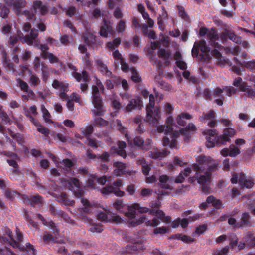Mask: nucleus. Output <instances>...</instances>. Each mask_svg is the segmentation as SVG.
Returning a JSON list of instances; mask_svg holds the SVG:
<instances>
[{"label": "nucleus", "instance_id": "obj_32", "mask_svg": "<svg viewBox=\"0 0 255 255\" xmlns=\"http://www.w3.org/2000/svg\"><path fill=\"white\" fill-rule=\"evenodd\" d=\"M169 153V152L166 150L160 151L157 149H153L148 152V155L151 158L157 159L165 158Z\"/></svg>", "mask_w": 255, "mask_h": 255}, {"label": "nucleus", "instance_id": "obj_4", "mask_svg": "<svg viewBox=\"0 0 255 255\" xmlns=\"http://www.w3.org/2000/svg\"><path fill=\"white\" fill-rule=\"evenodd\" d=\"M166 123L167 125H161L157 127V130L159 132H165L166 136L163 139V144L164 146H168L170 148H176L177 145V139L179 134L177 132H172L173 128L172 125L173 123L171 117H169Z\"/></svg>", "mask_w": 255, "mask_h": 255}, {"label": "nucleus", "instance_id": "obj_12", "mask_svg": "<svg viewBox=\"0 0 255 255\" xmlns=\"http://www.w3.org/2000/svg\"><path fill=\"white\" fill-rule=\"evenodd\" d=\"M231 182L232 184L239 182L242 188H250L253 185V180L251 178H247L243 173H233L232 174Z\"/></svg>", "mask_w": 255, "mask_h": 255}, {"label": "nucleus", "instance_id": "obj_18", "mask_svg": "<svg viewBox=\"0 0 255 255\" xmlns=\"http://www.w3.org/2000/svg\"><path fill=\"white\" fill-rule=\"evenodd\" d=\"M118 148L112 147L111 152L113 154H117L123 158H125L127 156V153L125 148L127 146L126 143L124 141H118L117 143Z\"/></svg>", "mask_w": 255, "mask_h": 255}, {"label": "nucleus", "instance_id": "obj_52", "mask_svg": "<svg viewBox=\"0 0 255 255\" xmlns=\"http://www.w3.org/2000/svg\"><path fill=\"white\" fill-rule=\"evenodd\" d=\"M243 67H246L249 70L255 72V61H243Z\"/></svg>", "mask_w": 255, "mask_h": 255}, {"label": "nucleus", "instance_id": "obj_30", "mask_svg": "<svg viewBox=\"0 0 255 255\" xmlns=\"http://www.w3.org/2000/svg\"><path fill=\"white\" fill-rule=\"evenodd\" d=\"M243 241L245 242L249 247L255 248V236L251 232H248L244 235Z\"/></svg>", "mask_w": 255, "mask_h": 255}, {"label": "nucleus", "instance_id": "obj_23", "mask_svg": "<svg viewBox=\"0 0 255 255\" xmlns=\"http://www.w3.org/2000/svg\"><path fill=\"white\" fill-rule=\"evenodd\" d=\"M107 180L105 176H103L100 178H98L95 175H92L89 179L87 183V186L90 188H95V182H97L101 185H104Z\"/></svg>", "mask_w": 255, "mask_h": 255}, {"label": "nucleus", "instance_id": "obj_35", "mask_svg": "<svg viewBox=\"0 0 255 255\" xmlns=\"http://www.w3.org/2000/svg\"><path fill=\"white\" fill-rule=\"evenodd\" d=\"M33 8L36 11L39 10L42 15H45L48 12V9L46 6L43 5L40 1H35L33 2Z\"/></svg>", "mask_w": 255, "mask_h": 255}, {"label": "nucleus", "instance_id": "obj_44", "mask_svg": "<svg viewBox=\"0 0 255 255\" xmlns=\"http://www.w3.org/2000/svg\"><path fill=\"white\" fill-rule=\"evenodd\" d=\"M12 27L10 23H4L2 28V33L7 36H9L12 34Z\"/></svg>", "mask_w": 255, "mask_h": 255}, {"label": "nucleus", "instance_id": "obj_53", "mask_svg": "<svg viewBox=\"0 0 255 255\" xmlns=\"http://www.w3.org/2000/svg\"><path fill=\"white\" fill-rule=\"evenodd\" d=\"M130 71L131 72L132 74L131 79L134 82L137 83L141 81V78L138 74L135 68H131L130 69Z\"/></svg>", "mask_w": 255, "mask_h": 255}, {"label": "nucleus", "instance_id": "obj_11", "mask_svg": "<svg viewBox=\"0 0 255 255\" xmlns=\"http://www.w3.org/2000/svg\"><path fill=\"white\" fill-rule=\"evenodd\" d=\"M128 241L131 242L133 245L127 246V253L130 254L133 251L142 250L145 249L144 244L145 243V239L139 235H135L134 236H129Z\"/></svg>", "mask_w": 255, "mask_h": 255}, {"label": "nucleus", "instance_id": "obj_61", "mask_svg": "<svg viewBox=\"0 0 255 255\" xmlns=\"http://www.w3.org/2000/svg\"><path fill=\"white\" fill-rule=\"evenodd\" d=\"M121 43V39L119 38H115L113 42H108L107 44L109 49H113L115 47H117Z\"/></svg>", "mask_w": 255, "mask_h": 255}, {"label": "nucleus", "instance_id": "obj_29", "mask_svg": "<svg viewBox=\"0 0 255 255\" xmlns=\"http://www.w3.org/2000/svg\"><path fill=\"white\" fill-rule=\"evenodd\" d=\"M133 143L135 145L141 147L143 150H147L150 147L151 141L148 139V143H146L141 137L137 136L134 139Z\"/></svg>", "mask_w": 255, "mask_h": 255}, {"label": "nucleus", "instance_id": "obj_60", "mask_svg": "<svg viewBox=\"0 0 255 255\" xmlns=\"http://www.w3.org/2000/svg\"><path fill=\"white\" fill-rule=\"evenodd\" d=\"M229 39L232 40L233 42L238 43V41H240L241 37L238 36L235 34L234 32L229 30Z\"/></svg>", "mask_w": 255, "mask_h": 255}, {"label": "nucleus", "instance_id": "obj_41", "mask_svg": "<svg viewBox=\"0 0 255 255\" xmlns=\"http://www.w3.org/2000/svg\"><path fill=\"white\" fill-rule=\"evenodd\" d=\"M206 202L208 204H211L212 206H214L216 208H219L222 205L221 201L216 199L213 196L208 197L206 199Z\"/></svg>", "mask_w": 255, "mask_h": 255}, {"label": "nucleus", "instance_id": "obj_28", "mask_svg": "<svg viewBox=\"0 0 255 255\" xmlns=\"http://www.w3.org/2000/svg\"><path fill=\"white\" fill-rule=\"evenodd\" d=\"M82 38L88 46H91L98 42L97 41V37L93 33L89 32H85L82 36Z\"/></svg>", "mask_w": 255, "mask_h": 255}, {"label": "nucleus", "instance_id": "obj_49", "mask_svg": "<svg viewBox=\"0 0 255 255\" xmlns=\"http://www.w3.org/2000/svg\"><path fill=\"white\" fill-rule=\"evenodd\" d=\"M148 212L149 214L155 215L161 220L163 219L165 216L164 212L160 210H157L155 211L153 209H149Z\"/></svg>", "mask_w": 255, "mask_h": 255}, {"label": "nucleus", "instance_id": "obj_39", "mask_svg": "<svg viewBox=\"0 0 255 255\" xmlns=\"http://www.w3.org/2000/svg\"><path fill=\"white\" fill-rule=\"evenodd\" d=\"M191 118V116L190 114L183 113L177 116L176 121L179 125L184 126L186 124L185 120L189 119Z\"/></svg>", "mask_w": 255, "mask_h": 255}, {"label": "nucleus", "instance_id": "obj_15", "mask_svg": "<svg viewBox=\"0 0 255 255\" xmlns=\"http://www.w3.org/2000/svg\"><path fill=\"white\" fill-rule=\"evenodd\" d=\"M215 119L216 113L213 110H211L208 113H204L202 116L199 117V120L200 122L204 123L209 121L208 125L210 127H214L217 126V121Z\"/></svg>", "mask_w": 255, "mask_h": 255}, {"label": "nucleus", "instance_id": "obj_1", "mask_svg": "<svg viewBox=\"0 0 255 255\" xmlns=\"http://www.w3.org/2000/svg\"><path fill=\"white\" fill-rule=\"evenodd\" d=\"M208 160H200L197 164L192 165L191 167L185 168L181 171L175 179V183H182L185 177L188 176L193 170L196 172L195 176L189 178L190 183H194L197 180L198 183L201 185V189L205 194H209L210 191V182L211 178V172L216 168V166L208 167Z\"/></svg>", "mask_w": 255, "mask_h": 255}, {"label": "nucleus", "instance_id": "obj_2", "mask_svg": "<svg viewBox=\"0 0 255 255\" xmlns=\"http://www.w3.org/2000/svg\"><path fill=\"white\" fill-rule=\"evenodd\" d=\"M203 134L206 135V146L210 148L225 145L227 142H230L231 138L236 135V131L233 128H227L224 129L223 134L219 136H217L218 131L215 129L205 130Z\"/></svg>", "mask_w": 255, "mask_h": 255}, {"label": "nucleus", "instance_id": "obj_54", "mask_svg": "<svg viewBox=\"0 0 255 255\" xmlns=\"http://www.w3.org/2000/svg\"><path fill=\"white\" fill-rule=\"evenodd\" d=\"M249 209L255 215V195H253L248 203Z\"/></svg>", "mask_w": 255, "mask_h": 255}, {"label": "nucleus", "instance_id": "obj_26", "mask_svg": "<svg viewBox=\"0 0 255 255\" xmlns=\"http://www.w3.org/2000/svg\"><path fill=\"white\" fill-rule=\"evenodd\" d=\"M101 193L104 195H108L109 194L114 193L117 196L122 197L124 195V192L120 190H116L114 187L112 185L107 186L101 190Z\"/></svg>", "mask_w": 255, "mask_h": 255}, {"label": "nucleus", "instance_id": "obj_13", "mask_svg": "<svg viewBox=\"0 0 255 255\" xmlns=\"http://www.w3.org/2000/svg\"><path fill=\"white\" fill-rule=\"evenodd\" d=\"M97 217L99 220L104 222H112L115 223H119L122 221V219L119 216L112 213L109 210H105L104 212H98Z\"/></svg>", "mask_w": 255, "mask_h": 255}, {"label": "nucleus", "instance_id": "obj_45", "mask_svg": "<svg viewBox=\"0 0 255 255\" xmlns=\"http://www.w3.org/2000/svg\"><path fill=\"white\" fill-rule=\"evenodd\" d=\"M37 217L39 219L41 220L42 221L43 223L45 225L48 226L50 227L52 229H53V232H54V233L58 232V230L56 228V226H55L54 223L52 221H49L48 222L46 221L44 219V218L41 215H40V214L37 215Z\"/></svg>", "mask_w": 255, "mask_h": 255}, {"label": "nucleus", "instance_id": "obj_17", "mask_svg": "<svg viewBox=\"0 0 255 255\" xmlns=\"http://www.w3.org/2000/svg\"><path fill=\"white\" fill-rule=\"evenodd\" d=\"M207 37L210 40V45L213 47L218 49H222L223 48L222 46L216 42V40L219 39V37L217 31L214 29L211 28L209 30L207 33Z\"/></svg>", "mask_w": 255, "mask_h": 255}, {"label": "nucleus", "instance_id": "obj_27", "mask_svg": "<svg viewBox=\"0 0 255 255\" xmlns=\"http://www.w3.org/2000/svg\"><path fill=\"white\" fill-rule=\"evenodd\" d=\"M171 52L170 50H166L164 49H160L158 52V56L160 58L165 60L164 64L168 66L170 63V59L171 58Z\"/></svg>", "mask_w": 255, "mask_h": 255}, {"label": "nucleus", "instance_id": "obj_50", "mask_svg": "<svg viewBox=\"0 0 255 255\" xmlns=\"http://www.w3.org/2000/svg\"><path fill=\"white\" fill-rule=\"evenodd\" d=\"M30 85L32 87H36L40 83V80L36 75L32 74L29 78Z\"/></svg>", "mask_w": 255, "mask_h": 255}, {"label": "nucleus", "instance_id": "obj_64", "mask_svg": "<svg viewBox=\"0 0 255 255\" xmlns=\"http://www.w3.org/2000/svg\"><path fill=\"white\" fill-rule=\"evenodd\" d=\"M169 230V228L164 227H157L154 229L153 233L154 234H163L168 232Z\"/></svg>", "mask_w": 255, "mask_h": 255}, {"label": "nucleus", "instance_id": "obj_25", "mask_svg": "<svg viewBox=\"0 0 255 255\" xmlns=\"http://www.w3.org/2000/svg\"><path fill=\"white\" fill-rule=\"evenodd\" d=\"M95 63L98 69L103 74V75L108 77H113L112 72L108 69L107 65L105 64L101 60H96L95 61Z\"/></svg>", "mask_w": 255, "mask_h": 255}, {"label": "nucleus", "instance_id": "obj_16", "mask_svg": "<svg viewBox=\"0 0 255 255\" xmlns=\"http://www.w3.org/2000/svg\"><path fill=\"white\" fill-rule=\"evenodd\" d=\"M8 6H13L17 15L21 14V9L26 6L24 0H4Z\"/></svg>", "mask_w": 255, "mask_h": 255}, {"label": "nucleus", "instance_id": "obj_51", "mask_svg": "<svg viewBox=\"0 0 255 255\" xmlns=\"http://www.w3.org/2000/svg\"><path fill=\"white\" fill-rule=\"evenodd\" d=\"M238 163L236 160L229 163V160H224L223 169L225 170H228L230 169V167H234L238 165Z\"/></svg>", "mask_w": 255, "mask_h": 255}, {"label": "nucleus", "instance_id": "obj_24", "mask_svg": "<svg viewBox=\"0 0 255 255\" xmlns=\"http://www.w3.org/2000/svg\"><path fill=\"white\" fill-rule=\"evenodd\" d=\"M229 238L230 239V245L232 249H235L237 251H240L245 248L246 243L244 241L243 243L240 242L237 246V244L238 242V239L235 235L231 234Z\"/></svg>", "mask_w": 255, "mask_h": 255}, {"label": "nucleus", "instance_id": "obj_10", "mask_svg": "<svg viewBox=\"0 0 255 255\" xmlns=\"http://www.w3.org/2000/svg\"><path fill=\"white\" fill-rule=\"evenodd\" d=\"M149 102L147 105L146 111L147 113L146 120L150 124L155 125L158 123V110H155L154 113L152 111V108H154L155 105V98L152 94L149 96Z\"/></svg>", "mask_w": 255, "mask_h": 255}, {"label": "nucleus", "instance_id": "obj_47", "mask_svg": "<svg viewBox=\"0 0 255 255\" xmlns=\"http://www.w3.org/2000/svg\"><path fill=\"white\" fill-rule=\"evenodd\" d=\"M28 200L31 205L33 206L36 204H41L42 202L41 197L38 195L32 196Z\"/></svg>", "mask_w": 255, "mask_h": 255}, {"label": "nucleus", "instance_id": "obj_9", "mask_svg": "<svg viewBox=\"0 0 255 255\" xmlns=\"http://www.w3.org/2000/svg\"><path fill=\"white\" fill-rule=\"evenodd\" d=\"M5 232L3 236H0V242L9 244L13 248H18L23 251L25 250L29 252L31 251L33 255H35L36 250L32 245L27 243L26 244L25 247H21L19 243L13 240L11 235L12 232L9 229L6 228Z\"/></svg>", "mask_w": 255, "mask_h": 255}, {"label": "nucleus", "instance_id": "obj_57", "mask_svg": "<svg viewBox=\"0 0 255 255\" xmlns=\"http://www.w3.org/2000/svg\"><path fill=\"white\" fill-rule=\"evenodd\" d=\"M113 207L119 211V212H122V209L124 207L125 205L123 204V202L121 200H117L113 204Z\"/></svg>", "mask_w": 255, "mask_h": 255}, {"label": "nucleus", "instance_id": "obj_34", "mask_svg": "<svg viewBox=\"0 0 255 255\" xmlns=\"http://www.w3.org/2000/svg\"><path fill=\"white\" fill-rule=\"evenodd\" d=\"M55 164L57 165L59 168H62L66 171H69L71 168L73 166L72 160H61L60 162L58 160H55Z\"/></svg>", "mask_w": 255, "mask_h": 255}, {"label": "nucleus", "instance_id": "obj_48", "mask_svg": "<svg viewBox=\"0 0 255 255\" xmlns=\"http://www.w3.org/2000/svg\"><path fill=\"white\" fill-rule=\"evenodd\" d=\"M175 238L185 243H190L194 241V239L191 237L182 234H176L175 235Z\"/></svg>", "mask_w": 255, "mask_h": 255}, {"label": "nucleus", "instance_id": "obj_3", "mask_svg": "<svg viewBox=\"0 0 255 255\" xmlns=\"http://www.w3.org/2000/svg\"><path fill=\"white\" fill-rule=\"evenodd\" d=\"M149 210V208L140 207L138 204L134 203L131 206H128V211L126 212L124 214L129 219V224L132 227H135L142 223H145L147 226L156 227L159 224L160 222L156 218L150 220L146 215H143L138 218H135L136 211L141 213H147Z\"/></svg>", "mask_w": 255, "mask_h": 255}, {"label": "nucleus", "instance_id": "obj_36", "mask_svg": "<svg viewBox=\"0 0 255 255\" xmlns=\"http://www.w3.org/2000/svg\"><path fill=\"white\" fill-rule=\"evenodd\" d=\"M72 76L76 79L78 82H80L81 79L85 82L89 81V77L87 72L86 71H83L82 74L74 72L72 73Z\"/></svg>", "mask_w": 255, "mask_h": 255}, {"label": "nucleus", "instance_id": "obj_40", "mask_svg": "<svg viewBox=\"0 0 255 255\" xmlns=\"http://www.w3.org/2000/svg\"><path fill=\"white\" fill-rule=\"evenodd\" d=\"M17 35V36L16 35H11L9 36V38L8 40V43L9 45L14 46L18 43L19 40L21 41L19 37V35H20V36L22 37L24 36H23V33L21 31H20L19 32V31H18Z\"/></svg>", "mask_w": 255, "mask_h": 255}, {"label": "nucleus", "instance_id": "obj_62", "mask_svg": "<svg viewBox=\"0 0 255 255\" xmlns=\"http://www.w3.org/2000/svg\"><path fill=\"white\" fill-rule=\"evenodd\" d=\"M222 43H225L227 41V37H229V30L226 29L219 36Z\"/></svg>", "mask_w": 255, "mask_h": 255}, {"label": "nucleus", "instance_id": "obj_37", "mask_svg": "<svg viewBox=\"0 0 255 255\" xmlns=\"http://www.w3.org/2000/svg\"><path fill=\"white\" fill-rule=\"evenodd\" d=\"M85 222L92 225V227L90 228L89 230L93 233H101L103 231V228L98 225H93V220L88 217L84 218Z\"/></svg>", "mask_w": 255, "mask_h": 255}, {"label": "nucleus", "instance_id": "obj_7", "mask_svg": "<svg viewBox=\"0 0 255 255\" xmlns=\"http://www.w3.org/2000/svg\"><path fill=\"white\" fill-rule=\"evenodd\" d=\"M210 48L207 46L204 40L198 42H195L192 50L193 56L197 57L202 61L208 62L211 59V55L210 54Z\"/></svg>", "mask_w": 255, "mask_h": 255}, {"label": "nucleus", "instance_id": "obj_63", "mask_svg": "<svg viewBox=\"0 0 255 255\" xmlns=\"http://www.w3.org/2000/svg\"><path fill=\"white\" fill-rule=\"evenodd\" d=\"M60 201L67 205H73L74 203V201L69 199L65 194H62L61 195Z\"/></svg>", "mask_w": 255, "mask_h": 255}, {"label": "nucleus", "instance_id": "obj_5", "mask_svg": "<svg viewBox=\"0 0 255 255\" xmlns=\"http://www.w3.org/2000/svg\"><path fill=\"white\" fill-rule=\"evenodd\" d=\"M68 184L69 186V189L73 190L74 195L76 197L80 198V201L84 207L82 210L84 212L88 213L98 206V203L94 202H90L87 199L82 198L84 194V191L80 188V184L79 180L72 178L68 181Z\"/></svg>", "mask_w": 255, "mask_h": 255}, {"label": "nucleus", "instance_id": "obj_58", "mask_svg": "<svg viewBox=\"0 0 255 255\" xmlns=\"http://www.w3.org/2000/svg\"><path fill=\"white\" fill-rule=\"evenodd\" d=\"M93 132V127L92 125L87 126L86 129L82 130V133L88 138L91 136Z\"/></svg>", "mask_w": 255, "mask_h": 255}, {"label": "nucleus", "instance_id": "obj_8", "mask_svg": "<svg viewBox=\"0 0 255 255\" xmlns=\"http://www.w3.org/2000/svg\"><path fill=\"white\" fill-rule=\"evenodd\" d=\"M38 30L33 28L31 30L30 34H27L25 36L22 37L19 35L21 42L22 43H27L29 46H34L40 49L42 53L48 52L47 51L49 49V47L47 44H40V40L38 38Z\"/></svg>", "mask_w": 255, "mask_h": 255}, {"label": "nucleus", "instance_id": "obj_43", "mask_svg": "<svg viewBox=\"0 0 255 255\" xmlns=\"http://www.w3.org/2000/svg\"><path fill=\"white\" fill-rule=\"evenodd\" d=\"M249 223V215L248 213H244L242 215L241 221L238 222L237 226L238 228H241L247 225Z\"/></svg>", "mask_w": 255, "mask_h": 255}, {"label": "nucleus", "instance_id": "obj_22", "mask_svg": "<svg viewBox=\"0 0 255 255\" xmlns=\"http://www.w3.org/2000/svg\"><path fill=\"white\" fill-rule=\"evenodd\" d=\"M109 33L113 35L114 31L109 23L104 20L100 28V35L102 37H107Z\"/></svg>", "mask_w": 255, "mask_h": 255}, {"label": "nucleus", "instance_id": "obj_14", "mask_svg": "<svg viewBox=\"0 0 255 255\" xmlns=\"http://www.w3.org/2000/svg\"><path fill=\"white\" fill-rule=\"evenodd\" d=\"M159 181L160 187L162 189L167 190V191H159L158 192H156V193L159 196L169 194L170 193V191L172 190V186H171L172 182L169 178L166 175H163L160 177Z\"/></svg>", "mask_w": 255, "mask_h": 255}, {"label": "nucleus", "instance_id": "obj_46", "mask_svg": "<svg viewBox=\"0 0 255 255\" xmlns=\"http://www.w3.org/2000/svg\"><path fill=\"white\" fill-rule=\"evenodd\" d=\"M132 27L135 28H141L144 32V34H146L147 30L148 27L146 24H140L139 21V20L134 18L132 20Z\"/></svg>", "mask_w": 255, "mask_h": 255}, {"label": "nucleus", "instance_id": "obj_19", "mask_svg": "<svg viewBox=\"0 0 255 255\" xmlns=\"http://www.w3.org/2000/svg\"><path fill=\"white\" fill-rule=\"evenodd\" d=\"M220 153L224 157L229 156L234 157L240 153V150L237 146L234 145H231L229 148H226L222 149Z\"/></svg>", "mask_w": 255, "mask_h": 255}, {"label": "nucleus", "instance_id": "obj_42", "mask_svg": "<svg viewBox=\"0 0 255 255\" xmlns=\"http://www.w3.org/2000/svg\"><path fill=\"white\" fill-rule=\"evenodd\" d=\"M140 162V164H141L142 167V172L144 174L147 175L149 171L151 169V161L146 162V160H138Z\"/></svg>", "mask_w": 255, "mask_h": 255}, {"label": "nucleus", "instance_id": "obj_56", "mask_svg": "<svg viewBox=\"0 0 255 255\" xmlns=\"http://www.w3.org/2000/svg\"><path fill=\"white\" fill-rule=\"evenodd\" d=\"M52 86L55 89L61 88L63 91H65L66 89L67 88V86H66L62 83L59 82V81H58L57 80H54L53 81V83H52Z\"/></svg>", "mask_w": 255, "mask_h": 255}, {"label": "nucleus", "instance_id": "obj_21", "mask_svg": "<svg viewBox=\"0 0 255 255\" xmlns=\"http://www.w3.org/2000/svg\"><path fill=\"white\" fill-rule=\"evenodd\" d=\"M240 90L245 93V95L247 97L251 99L255 98V82L253 87L244 83L240 87Z\"/></svg>", "mask_w": 255, "mask_h": 255}, {"label": "nucleus", "instance_id": "obj_33", "mask_svg": "<svg viewBox=\"0 0 255 255\" xmlns=\"http://www.w3.org/2000/svg\"><path fill=\"white\" fill-rule=\"evenodd\" d=\"M196 129V126L193 123L189 124L185 129H182L181 130V133L184 136V140L187 142L189 141L190 137V134L189 131V130L195 131Z\"/></svg>", "mask_w": 255, "mask_h": 255}, {"label": "nucleus", "instance_id": "obj_31", "mask_svg": "<svg viewBox=\"0 0 255 255\" xmlns=\"http://www.w3.org/2000/svg\"><path fill=\"white\" fill-rule=\"evenodd\" d=\"M116 169L114 171V174L115 176H120L128 173L126 170V165L121 162L115 163Z\"/></svg>", "mask_w": 255, "mask_h": 255}, {"label": "nucleus", "instance_id": "obj_20", "mask_svg": "<svg viewBox=\"0 0 255 255\" xmlns=\"http://www.w3.org/2000/svg\"><path fill=\"white\" fill-rule=\"evenodd\" d=\"M142 107V101L139 98H136L132 99L129 101V103L126 108V110L127 112H129L133 110L140 109Z\"/></svg>", "mask_w": 255, "mask_h": 255}, {"label": "nucleus", "instance_id": "obj_6", "mask_svg": "<svg viewBox=\"0 0 255 255\" xmlns=\"http://www.w3.org/2000/svg\"><path fill=\"white\" fill-rule=\"evenodd\" d=\"M99 89L101 90L102 93L104 92V87L103 85L102 87H98L95 85L92 87V102L94 106V109L92 110V112L95 116H101L104 114L105 110H104Z\"/></svg>", "mask_w": 255, "mask_h": 255}, {"label": "nucleus", "instance_id": "obj_59", "mask_svg": "<svg viewBox=\"0 0 255 255\" xmlns=\"http://www.w3.org/2000/svg\"><path fill=\"white\" fill-rule=\"evenodd\" d=\"M43 239L45 242L49 243H54L56 242V240L53 236L47 233H45L43 235Z\"/></svg>", "mask_w": 255, "mask_h": 255}, {"label": "nucleus", "instance_id": "obj_38", "mask_svg": "<svg viewBox=\"0 0 255 255\" xmlns=\"http://www.w3.org/2000/svg\"><path fill=\"white\" fill-rule=\"evenodd\" d=\"M41 56L44 59H49L51 63H57L59 62V59L50 52L42 53Z\"/></svg>", "mask_w": 255, "mask_h": 255}, {"label": "nucleus", "instance_id": "obj_55", "mask_svg": "<svg viewBox=\"0 0 255 255\" xmlns=\"http://www.w3.org/2000/svg\"><path fill=\"white\" fill-rule=\"evenodd\" d=\"M158 86H159L161 89H163L165 91H170L172 89L171 86L168 84L163 81H159L157 82Z\"/></svg>", "mask_w": 255, "mask_h": 255}]
</instances>
